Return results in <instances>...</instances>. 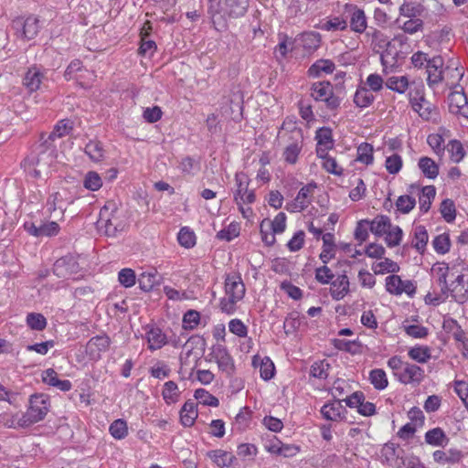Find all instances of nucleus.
Wrapping results in <instances>:
<instances>
[{"instance_id": "nucleus-1", "label": "nucleus", "mask_w": 468, "mask_h": 468, "mask_svg": "<svg viewBox=\"0 0 468 468\" xmlns=\"http://www.w3.org/2000/svg\"><path fill=\"white\" fill-rule=\"evenodd\" d=\"M249 0H209V13L218 31L228 28V18L242 16L248 8Z\"/></svg>"}, {"instance_id": "nucleus-2", "label": "nucleus", "mask_w": 468, "mask_h": 468, "mask_svg": "<svg viewBox=\"0 0 468 468\" xmlns=\"http://www.w3.org/2000/svg\"><path fill=\"white\" fill-rule=\"evenodd\" d=\"M125 217L113 201H108L100 211L98 229L108 237H115L126 228Z\"/></svg>"}, {"instance_id": "nucleus-3", "label": "nucleus", "mask_w": 468, "mask_h": 468, "mask_svg": "<svg viewBox=\"0 0 468 468\" xmlns=\"http://www.w3.org/2000/svg\"><path fill=\"white\" fill-rule=\"evenodd\" d=\"M245 284L239 274H228L225 279L226 297L219 303L220 310L228 314L236 311V303L241 301L245 295Z\"/></svg>"}, {"instance_id": "nucleus-4", "label": "nucleus", "mask_w": 468, "mask_h": 468, "mask_svg": "<svg viewBox=\"0 0 468 468\" xmlns=\"http://www.w3.org/2000/svg\"><path fill=\"white\" fill-rule=\"evenodd\" d=\"M50 401L45 394H34L30 396L29 406L20 417L19 425L22 428L29 427L45 419L49 411Z\"/></svg>"}, {"instance_id": "nucleus-5", "label": "nucleus", "mask_w": 468, "mask_h": 468, "mask_svg": "<svg viewBox=\"0 0 468 468\" xmlns=\"http://www.w3.org/2000/svg\"><path fill=\"white\" fill-rule=\"evenodd\" d=\"M16 35L25 40L33 39L39 32L40 25L37 16L17 17L12 22Z\"/></svg>"}, {"instance_id": "nucleus-6", "label": "nucleus", "mask_w": 468, "mask_h": 468, "mask_svg": "<svg viewBox=\"0 0 468 468\" xmlns=\"http://www.w3.org/2000/svg\"><path fill=\"white\" fill-rule=\"evenodd\" d=\"M236 190L233 199L236 204H253L256 200L255 192L249 189L250 180L244 173H237L235 175Z\"/></svg>"}, {"instance_id": "nucleus-7", "label": "nucleus", "mask_w": 468, "mask_h": 468, "mask_svg": "<svg viewBox=\"0 0 468 468\" xmlns=\"http://www.w3.org/2000/svg\"><path fill=\"white\" fill-rule=\"evenodd\" d=\"M208 361L214 360L220 370L229 376L234 372V362L227 347L223 345H214L208 354Z\"/></svg>"}, {"instance_id": "nucleus-8", "label": "nucleus", "mask_w": 468, "mask_h": 468, "mask_svg": "<svg viewBox=\"0 0 468 468\" xmlns=\"http://www.w3.org/2000/svg\"><path fill=\"white\" fill-rule=\"evenodd\" d=\"M386 290L394 295L406 293L412 296L416 292V285L410 280H402L399 275H389L386 278Z\"/></svg>"}, {"instance_id": "nucleus-9", "label": "nucleus", "mask_w": 468, "mask_h": 468, "mask_svg": "<svg viewBox=\"0 0 468 468\" xmlns=\"http://www.w3.org/2000/svg\"><path fill=\"white\" fill-rule=\"evenodd\" d=\"M316 187L315 183H309L303 186L298 192L296 197L286 206L290 212H301L311 204L314 190Z\"/></svg>"}, {"instance_id": "nucleus-10", "label": "nucleus", "mask_w": 468, "mask_h": 468, "mask_svg": "<svg viewBox=\"0 0 468 468\" xmlns=\"http://www.w3.org/2000/svg\"><path fill=\"white\" fill-rule=\"evenodd\" d=\"M424 370L415 365L407 362L402 372L397 373V380L404 385H420L424 379Z\"/></svg>"}, {"instance_id": "nucleus-11", "label": "nucleus", "mask_w": 468, "mask_h": 468, "mask_svg": "<svg viewBox=\"0 0 468 468\" xmlns=\"http://www.w3.org/2000/svg\"><path fill=\"white\" fill-rule=\"evenodd\" d=\"M111 345V338L106 335L91 337L86 345V354L92 360H99Z\"/></svg>"}, {"instance_id": "nucleus-12", "label": "nucleus", "mask_w": 468, "mask_h": 468, "mask_svg": "<svg viewBox=\"0 0 468 468\" xmlns=\"http://www.w3.org/2000/svg\"><path fill=\"white\" fill-rule=\"evenodd\" d=\"M409 192L419 196L420 209L424 213L428 212L436 195L435 186H426L420 188L418 186L410 185Z\"/></svg>"}, {"instance_id": "nucleus-13", "label": "nucleus", "mask_w": 468, "mask_h": 468, "mask_svg": "<svg viewBox=\"0 0 468 468\" xmlns=\"http://www.w3.org/2000/svg\"><path fill=\"white\" fill-rule=\"evenodd\" d=\"M403 451L398 450L394 443H386L381 449L382 463L393 468H402L404 465Z\"/></svg>"}, {"instance_id": "nucleus-14", "label": "nucleus", "mask_w": 468, "mask_h": 468, "mask_svg": "<svg viewBox=\"0 0 468 468\" xmlns=\"http://www.w3.org/2000/svg\"><path fill=\"white\" fill-rule=\"evenodd\" d=\"M449 110L452 113L468 120V101L463 91H452L448 97Z\"/></svg>"}, {"instance_id": "nucleus-15", "label": "nucleus", "mask_w": 468, "mask_h": 468, "mask_svg": "<svg viewBox=\"0 0 468 468\" xmlns=\"http://www.w3.org/2000/svg\"><path fill=\"white\" fill-rule=\"evenodd\" d=\"M330 295L335 301L344 299L350 292L349 279L344 272L330 282Z\"/></svg>"}, {"instance_id": "nucleus-16", "label": "nucleus", "mask_w": 468, "mask_h": 468, "mask_svg": "<svg viewBox=\"0 0 468 468\" xmlns=\"http://www.w3.org/2000/svg\"><path fill=\"white\" fill-rule=\"evenodd\" d=\"M416 95L419 97L412 96L411 93L410 94V102L412 109L417 112L423 120L428 121L431 119L435 108L431 103L425 100L420 91H417Z\"/></svg>"}, {"instance_id": "nucleus-17", "label": "nucleus", "mask_w": 468, "mask_h": 468, "mask_svg": "<svg viewBox=\"0 0 468 468\" xmlns=\"http://www.w3.org/2000/svg\"><path fill=\"white\" fill-rule=\"evenodd\" d=\"M292 142L290 143L283 150V160L290 165H294L298 161V157L303 149V135L300 131L295 133Z\"/></svg>"}, {"instance_id": "nucleus-18", "label": "nucleus", "mask_w": 468, "mask_h": 468, "mask_svg": "<svg viewBox=\"0 0 468 468\" xmlns=\"http://www.w3.org/2000/svg\"><path fill=\"white\" fill-rule=\"evenodd\" d=\"M443 59L441 56H436L431 58L427 64V81L429 86H434L442 80Z\"/></svg>"}, {"instance_id": "nucleus-19", "label": "nucleus", "mask_w": 468, "mask_h": 468, "mask_svg": "<svg viewBox=\"0 0 468 468\" xmlns=\"http://www.w3.org/2000/svg\"><path fill=\"white\" fill-rule=\"evenodd\" d=\"M207 455L220 468H236V458L229 452L218 449L207 452Z\"/></svg>"}, {"instance_id": "nucleus-20", "label": "nucleus", "mask_w": 468, "mask_h": 468, "mask_svg": "<svg viewBox=\"0 0 468 468\" xmlns=\"http://www.w3.org/2000/svg\"><path fill=\"white\" fill-rule=\"evenodd\" d=\"M43 78V72H41L37 67L34 66L27 69L23 80V84L28 91L33 92L39 89Z\"/></svg>"}, {"instance_id": "nucleus-21", "label": "nucleus", "mask_w": 468, "mask_h": 468, "mask_svg": "<svg viewBox=\"0 0 468 468\" xmlns=\"http://www.w3.org/2000/svg\"><path fill=\"white\" fill-rule=\"evenodd\" d=\"M345 408L340 400H335L324 404L321 409V414L327 420L337 421L342 419Z\"/></svg>"}, {"instance_id": "nucleus-22", "label": "nucleus", "mask_w": 468, "mask_h": 468, "mask_svg": "<svg viewBox=\"0 0 468 468\" xmlns=\"http://www.w3.org/2000/svg\"><path fill=\"white\" fill-rule=\"evenodd\" d=\"M323 248L320 253V260L324 264H327L334 257L335 252V237L332 233H325L322 237Z\"/></svg>"}, {"instance_id": "nucleus-23", "label": "nucleus", "mask_w": 468, "mask_h": 468, "mask_svg": "<svg viewBox=\"0 0 468 468\" xmlns=\"http://www.w3.org/2000/svg\"><path fill=\"white\" fill-rule=\"evenodd\" d=\"M433 459L440 464L457 463L463 458L461 451L451 449L447 452L437 450L433 452Z\"/></svg>"}, {"instance_id": "nucleus-24", "label": "nucleus", "mask_w": 468, "mask_h": 468, "mask_svg": "<svg viewBox=\"0 0 468 468\" xmlns=\"http://www.w3.org/2000/svg\"><path fill=\"white\" fill-rule=\"evenodd\" d=\"M159 282L160 275L154 269L149 271H144L138 278L139 287L144 292L152 291Z\"/></svg>"}, {"instance_id": "nucleus-25", "label": "nucleus", "mask_w": 468, "mask_h": 468, "mask_svg": "<svg viewBox=\"0 0 468 468\" xmlns=\"http://www.w3.org/2000/svg\"><path fill=\"white\" fill-rule=\"evenodd\" d=\"M197 418V410L196 404L192 400H187L183 405L180 410V420L183 426L191 427L194 425L196 419Z\"/></svg>"}, {"instance_id": "nucleus-26", "label": "nucleus", "mask_w": 468, "mask_h": 468, "mask_svg": "<svg viewBox=\"0 0 468 468\" xmlns=\"http://www.w3.org/2000/svg\"><path fill=\"white\" fill-rule=\"evenodd\" d=\"M148 346L152 350L160 349L166 344V336L158 327H151L146 332Z\"/></svg>"}, {"instance_id": "nucleus-27", "label": "nucleus", "mask_w": 468, "mask_h": 468, "mask_svg": "<svg viewBox=\"0 0 468 468\" xmlns=\"http://www.w3.org/2000/svg\"><path fill=\"white\" fill-rule=\"evenodd\" d=\"M333 90L334 87L329 81H316L310 87V96L315 101H320L327 95H331Z\"/></svg>"}, {"instance_id": "nucleus-28", "label": "nucleus", "mask_w": 468, "mask_h": 468, "mask_svg": "<svg viewBox=\"0 0 468 468\" xmlns=\"http://www.w3.org/2000/svg\"><path fill=\"white\" fill-rule=\"evenodd\" d=\"M333 346L340 350L347 352L351 355H357L362 353V345L358 340H345L335 338L332 340Z\"/></svg>"}, {"instance_id": "nucleus-29", "label": "nucleus", "mask_w": 468, "mask_h": 468, "mask_svg": "<svg viewBox=\"0 0 468 468\" xmlns=\"http://www.w3.org/2000/svg\"><path fill=\"white\" fill-rule=\"evenodd\" d=\"M370 230L376 236H383L392 226L390 218L385 215H378L373 220H369Z\"/></svg>"}, {"instance_id": "nucleus-30", "label": "nucleus", "mask_w": 468, "mask_h": 468, "mask_svg": "<svg viewBox=\"0 0 468 468\" xmlns=\"http://www.w3.org/2000/svg\"><path fill=\"white\" fill-rule=\"evenodd\" d=\"M299 40L307 52H314L320 46L321 37L317 32H304L300 35Z\"/></svg>"}, {"instance_id": "nucleus-31", "label": "nucleus", "mask_w": 468, "mask_h": 468, "mask_svg": "<svg viewBox=\"0 0 468 468\" xmlns=\"http://www.w3.org/2000/svg\"><path fill=\"white\" fill-rule=\"evenodd\" d=\"M429 236L428 232L423 226H416L413 229V239L411 241V246L415 248L420 253H423L427 243H428Z\"/></svg>"}, {"instance_id": "nucleus-32", "label": "nucleus", "mask_w": 468, "mask_h": 468, "mask_svg": "<svg viewBox=\"0 0 468 468\" xmlns=\"http://www.w3.org/2000/svg\"><path fill=\"white\" fill-rule=\"evenodd\" d=\"M335 70V64L329 59H319L314 62L308 69V75L317 78L322 72L332 73Z\"/></svg>"}, {"instance_id": "nucleus-33", "label": "nucleus", "mask_w": 468, "mask_h": 468, "mask_svg": "<svg viewBox=\"0 0 468 468\" xmlns=\"http://www.w3.org/2000/svg\"><path fill=\"white\" fill-rule=\"evenodd\" d=\"M367 17L362 9L355 8L350 19V27L356 33H364L367 29Z\"/></svg>"}, {"instance_id": "nucleus-34", "label": "nucleus", "mask_w": 468, "mask_h": 468, "mask_svg": "<svg viewBox=\"0 0 468 468\" xmlns=\"http://www.w3.org/2000/svg\"><path fill=\"white\" fill-rule=\"evenodd\" d=\"M418 166L423 175L430 179L436 178L439 174L438 165L430 157L420 158Z\"/></svg>"}, {"instance_id": "nucleus-35", "label": "nucleus", "mask_w": 468, "mask_h": 468, "mask_svg": "<svg viewBox=\"0 0 468 468\" xmlns=\"http://www.w3.org/2000/svg\"><path fill=\"white\" fill-rule=\"evenodd\" d=\"M25 171L34 178L41 177L45 168L40 165V159L36 156H30L24 161Z\"/></svg>"}, {"instance_id": "nucleus-36", "label": "nucleus", "mask_w": 468, "mask_h": 468, "mask_svg": "<svg viewBox=\"0 0 468 468\" xmlns=\"http://www.w3.org/2000/svg\"><path fill=\"white\" fill-rule=\"evenodd\" d=\"M375 96L366 87H360L356 90L354 96V103L359 108H366L372 104Z\"/></svg>"}, {"instance_id": "nucleus-37", "label": "nucleus", "mask_w": 468, "mask_h": 468, "mask_svg": "<svg viewBox=\"0 0 468 468\" xmlns=\"http://www.w3.org/2000/svg\"><path fill=\"white\" fill-rule=\"evenodd\" d=\"M408 356L412 360L420 364H424L427 363L431 357V348L427 346H416L408 351Z\"/></svg>"}, {"instance_id": "nucleus-38", "label": "nucleus", "mask_w": 468, "mask_h": 468, "mask_svg": "<svg viewBox=\"0 0 468 468\" xmlns=\"http://www.w3.org/2000/svg\"><path fill=\"white\" fill-rule=\"evenodd\" d=\"M73 203V198L71 197H64L63 195L59 192H56L50 196L48 198V204L49 206V209L56 211L58 209L61 213H63L68 205Z\"/></svg>"}, {"instance_id": "nucleus-39", "label": "nucleus", "mask_w": 468, "mask_h": 468, "mask_svg": "<svg viewBox=\"0 0 468 468\" xmlns=\"http://www.w3.org/2000/svg\"><path fill=\"white\" fill-rule=\"evenodd\" d=\"M162 396L166 404H174L179 400L180 391L176 382L167 381L164 384Z\"/></svg>"}, {"instance_id": "nucleus-40", "label": "nucleus", "mask_w": 468, "mask_h": 468, "mask_svg": "<svg viewBox=\"0 0 468 468\" xmlns=\"http://www.w3.org/2000/svg\"><path fill=\"white\" fill-rule=\"evenodd\" d=\"M369 381L378 390L385 389L388 385L386 372L381 368H375L369 372Z\"/></svg>"}, {"instance_id": "nucleus-41", "label": "nucleus", "mask_w": 468, "mask_h": 468, "mask_svg": "<svg viewBox=\"0 0 468 468\" xmlns=\"http://www.w3.org/2000/svg\"><path fill=\"white\" fill-rule=\"evenodd\" d=\"M450 154V158L454 163H460L465 156V151L462 143L458 140H451L445 146Z\"/></svg>"}, {"instance_id": "nucleus-42", "label": "nucleus", "mask_w": 468, "mask_h": 468, "mask_svg": "<svg viewBox=\"0 0 468 468\" xmlns=\"http://www.w3.org/2000/svg\"><path fill=\"white\" fill-rule=\"evenodd\" d=\"M425 441L433 446H443L444 442L448 441V438L441 428H434L426 432Z\"/></svg>"}, {"instance_id": "nucleus-43", "label": "nucleus", "mask_w": 468, "mask_h": 468, "mask_svg": "<svg viewBox=\"0 0 468 468\" xmlns=\"http://www.w3.org/2000/svg\"><path fill=\"white\" fill-rule=\"evenodd\" d=\"M110 434L115 440H122L128 435V426L123 419L115 420L109 427Z\"/></svg>"}, {"instance_id": "nucleus-44", "label": "nucleus", "mask_w": 468, "mask_h": 468, "mask_svg": "<svg viewBox=\"0 0 468 468\" xmlns=\"http://www.w3.org/2000/svg\"><path fill=\"white\" fill-rule=\"evenodd\" d=\"M85 153L94 162H100L104 157V149L99 141H90L85 146Z\"/></svg>"}, {"instance_id": "nucleus-45", "label": "nucleus", "mask_w": 468, "mask_h": 468, "mask_svg": "<svg viewBox=\"0 0 468 468\" xmlns=\"http://www.w3.org/2000/svg\"><path fill=\"white\" fill-rule=\"evenodd\" d=\"M279 43L275 48V53L279 54L282 58H285L288 52L292 51L294 47V41L286 34H279Z\"/></svg>"}, {"instance_id": "nucleus-46", "label": "nucleus", "mask_w": 468, "mask_h": 468, "mask_svg": "<svg viewBox=\"0 0 468 468\" xmlns=\"http://www.w3.org/2000/svg\"><path fill=\"white\" fill-rule=\"evenodd\" d=\"M373 146L370 144L363 143L357 147L356 161L367 165H371L374 161Z\"/></svg>"}, {"instance_id": "nucleus-47", "label": "nucleus", "mask_w": 468, "mask_h": 468, "mask_svg": "<svg viewBox=\"0 0 468 468\" xmlns=\"http://www.w3.org/2000/svg\"><path fill=\"white\" fill-rule=\"evenodd\" d=\"M83 186L90 191H97L102 186V179L95 171H89L83 179Z\"/></svg>"}, {"instance_id": "nucleus-48", "label": "nucleus", "mask_w": 468, "mask_h": 468, "mask_svg": "<svg viewBox=\"0 0 468 468\" xmlns=\"http://www.w3.org/2000/svg\"><path fill=\"white\" fill-rule=\"evenodd\" d=\"M386 86L394 91H397L399 93H404L408 89L409 80L406 76H393L388 79Z\"/></svg>"}, {"instance_id": "nucleus-49", "label": "nucleus", "mask_w": 468, "mask_h": 468, "mask_svg": "<svg viewBox=\"0 0 468 468\" xmlns=\"http://www.w3.org/2000/svg\"><path fill=\"white\" fill-rule=\"evenodd\" d=\"M366 36L370 37L372 45L378 48H385L389 44L387 36L377 28L370 27Z\"/></svg>"}, {"instance_id": "nucleus-50", "label": "nucleus", "mask_w": 468, "mask_h": 468, "mask_svg": "<svg viewBox=\"0 0 468 468\" xmlns=\"http://www.w3.org/2000/svg\"><path fill=\"white\" fill-rule=\"evenodd\" d=\"M384 235H386L385 241L388 247L393 248L400 243L403 231L399 226H391Z\"/></svg>"}, {"instance_id": "nucleus-51", "label": "nucleus", "mask_w": 468, "mask_h": 468, "mask_svg": "<svg viewBox=\"0 0 468 468\" xmlns=\"http://www.w3.org/2000/svg\"><path fill=\"white\" fill-rule=\"evenodd\" d=\"M434 271H436V274L438 276V282L441 286V292L443 295L447 296L450 288L448 286L447 282V276L449 272V266L445 263L438 266L434 269Z\"/></svg>"}, {"instance_id": "nucleus-52", "label": "nucleus", "mask_w": 468, "mask_h": 468, "mask_svg": "<svg viewBox=\"0 0 468 468\" xmlns=\"http://www.w3.org/2000/svg\"><path fill=\"white\" fill-rule=\"evenodd\" d=\"M416 205V199L412 195H403L399 197L396 201V207L403 214L410 212Z\"/></svg>"}, {"instance_id": "nucleus-53", "label": "nucleus", "mask_w": 468, "mask_h": 468, "mask_svg": "<svg viewBox=\"0 0 468 468\" xmlns=\"http://www.w3.org/2000/svg\"><path fill=\"white\" fill-rule=\"evenodd\" d=\"M72 130V123L69 120H61L59 121L53 131L49 134V139L54 140L56 138H61L69 133Z\"/></svg>"}, {"instance_id": "nucleus-54", "label": "nucleus", "mask_w": 468, "mask_h": 468, "mask_svg": "<svg viewBox=\"0 0 468 468\" xmlns=\"http://www.w3.org/2000/svg\"><path fill=\"white\" fill-rule=\"evenodd\" d=\"M194 397L199 403L206 406L218 407L219 404L218 399L204 388H197Z\"/></svg>"}, {"instance_id": "nucleus-55", "label": "nucleus", "mask_w": 468, "mask_h": 468, "mask_svg": "<svg viewBox=\"0 0 468 468\" xmlns=\"http://www.w3.org/2000/svg\"><path fill=\"white\" fill-rule=\"evenodd\" d=\"M427 143L437 155L442 156L444 154L446 145H444V139L441 134H430L427 138Z\"/></svg>"}, {"instance_id": "nucleus-56", "label": "nucleus", "mask_w": 468, "mask_h": 468, "mask_svg": "<svg viewBox=\"0 0 468 468\" xmlns=\"http://www.w3.org/2000/svg\"><path fill=\"white\" fill-rule=\"evenodd\" d=\"M435 251L439 254H445L450 250L451 241L449 234L442 233L435 237L432 241Z\"/></svg>"}, {"instance_id": "nucleus-57", "label": "nucleus", "mask_w": 468, "mask_h": 468, "mask_svg": "<svg viewBox=\"0 0 468 468\" xmlns=\"http://www.w3.org/2000/svg\"><path fill=\"white\" fill-rule=\"evenodd\" d=\"M179 244L186 249L192 248L196 244V236L188 228L184 227L177 235Z\"/></svg>"}, {"instance_id": "nucleus-58", "label": "nucleus", "mask_w": 468, "mask_h": 468, "mask_svg": "<svg viewBox=\"0 0 468 468\" xmlns=\"http://www.w3.org/2000/svg\"><path fill=\"white\" fill-rule=\"evenodd\" d=\"M373 270L376 274H384L386 272L395 273L399 271V266L397 262L386 258L384 261L378 262Z\"/></svg>"}, {"instance_id": "nucleus-59", "label": "nucleus", "mask_w": 468, "mask_h": 468, "mask_svg": "<svg viewBox=\"0 0 468 468\" xmlns=\"http://www.w3.org/2000/svg\"><path fill=\"white\" fill-rule=\"evenodd\" d=\"M329 364L325 360L316 361L311 366L310 375L319 379H325L328 376Z\"/></svg>"}, {"instance_id": "nucleus-60", "label": "nucleus", "mask_w": 468, "mask_h": 468, "mask_svg": "<svg viewBox=\"0 0 468 468\" xmlns=\"http://www.w3.org/2000/svg\"><path fill=\"white\" fill-rule=\"evenodd\" d=\"M27 325L37 331H41L47 326V320L43 314L37 313H30L27 316Z\"/></svg>"}, {"instance_id": "nucleus-61", "label": "nucleus", "mask_w": 468, "mask_h": 468, "mask_svg": "<svg viewBox=\"0 0 468 468\" xmlns=\"http://www.w3.org/2000/svg\"><path fill=\"white\" fill-rule=\"evenodd\" d=\"M200 322V314L196 310H188L183 316V327L186 330L195 329Z\"/></svg>"}, {"instance_id": "nucleus-62", "label": "nucleus", "mask_w": 468, "mask_h": 468, "mask_svg": "<svg viewBox=\"0 0 468 468\" xmlns=\"http://www.w3.org/2000/svg\"><path fill=\"white\" fill-rule=\"evenodd\" d=\"M402 158L398 154H392L386 158L385 167L387 171L391 175L398 174L402 168Z\"/></svg>"}, {"instance_id": "nucleus-63", "label": "nucleus", "mask_w": 468, "mask_h": 468, "mask_svg": "<svg viewBox=\"0 0 468 468\" xmlns=\"http://www.w3.org/2000/svg\"><path fill=\"white\" fill-rule=\"evenodd\" d=\"M441 213L447 222H452L456 217L455 205L452 200L445 199L441 204Z\"/></svg>"}, {"instance_id": "nucleus-64", "label": "nucleus", "mask_w": 468, "mask_h": 468, "mask_svg": "<svg viewBox=\"0 0 468 468\" xmlns=\"http://www.w3.org/2000/svg\"><path fill=\"white\" fill-rule=\"evenodd\" d=\"M118 281L125 288L133 286L136 282V276L133 270L125 268L119 271Z\"/></svg>"}]
</instances>
